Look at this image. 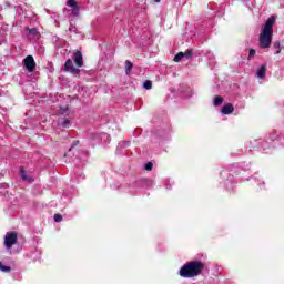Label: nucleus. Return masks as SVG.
I'll return each instance as SVG.
<instances>
[{"instance_id":"obj_1","label":"nucleus","mask_w":284,"mask_h":284,"mask_svg":"<svg viewBox=\"0 0 284 284\" xmlns=\"http://www.w3.org/2000/svg\"><path fill=\"white\" fill-rule=\"evenodd\" d=\"M274 23H276V17L271 16L262 28L258 39V45L262 50H267V48H271L272 45V37H274Z\"/></svg>"},{"instance_id":"obj_2","label":"nucleus","mask_w":284,"mask_h":284,"mask_svg":"<svg viewBox=\"0 0 284 284\" xmlns=\"http://www.w3.org/2000/svg\"><path fill=\"white\" fill-rule=\"evenodd\" d=\"M203 270H205V264H203V262H189L181 267L180 276H182V278H194V276L202 274Z\"/></svg>"},{"instance_id":"obj_3","label":"nucleus","mask_w":284,"mask_h":284,"mask_svg":"<svg viewBox=\"0 0 284 284\" xmlns=\"http://www.w3.org/2000/svg\"><path fill=\"white\" fill-rule=\"evenodd\" d=\"M72 59H73L77 68L74 67ZM72 59H68L65 61L64 72H70V74H73L74 77H77L81 72V69H79V68H83V53H81V51H77L73 53Z\"/></svg>"},{"instance_id":"obj_4","label":"nucleus","mask_w":284,"mask_h":284,"mask_svg":"<svg viewBox=\"0 0 284 284\" xmlns=\"http://www.w3.org/2000/svg\"><path fill=\"white\" fill-rule=\"evenodd\" d=\"M23 65L29 72H34V70H37V62L34 61V57L28 55L23 60Z\"/></svg>"},{"instance_id":"obj_5","label":"nucleus","mask_w":284,"mask_h":284,"mask_svg":"<svg viewBox=\"0 0 284 284\" xmlns=\"http://www.w3.org/2000/svg\"><path fill=\"white\" fill-rule=\"evenodd\" d=\"M17 243V233L11 232V233H7L4 236V246L8 247V250H10V247H12V245H14Z\"/></svg>"},{"instance_id":"obj_6","label":"nucleus","mask_w":284,"mask_h":284,"mask_svg":"<svg viewBox=\"0 0 284 284\" xmlns=\"http://www.w3.org/2000/svg\"><path fill=\"white\" fill-rule=\"evenodd\" d=\"M67 6H68V8H71V14L73 17H79V12L81 11V7L79 6V2H77V0H68Z\"/></svg>"},{"instance_id":"obj_7","label":"nucleus","mask_w":284,"mask_h":284,"mask_svg":"<svg viewBox=\"0 0 284 284\" xmlns=\"http://www.w3.org/2000/svg\"><path fill=\"white\" fill-rule=\"evenodd\" d=\"M266 75H267V65L264 64L257 69L256 77L258 79H265Z\"/></svg>"},{"instance_id":"obj_8","label":"nucleus","mask_w":284,"mask_h":284,"mask_svg":"<svg viewBox=\"0 0 284 284\" xmlns=\"http://www.w3.org/2000/svg\"><path fill=\"white\" fill-rule=\"evenodd\" d=\"M232 112H234V105L231 103H227L222 108V114H232Z\"/></svg>"},{"instance_id":"obj_9","label":"nucleus","mask_w":284,"mask_h":284,"mask_svg":"<svg viewBox=\"0 0 284 284\" xmlns=\"http://www.w3.org/2000/svg\"><path fill=\"white\" fill-rule=\"evenodd\" d=\"M20 174H21V179H22L23 181H28L29 183H32V181H34L32 178H30V176H28V175L26 174V170H24L23 168H21Z\"/></svg>"},{"instance_id":"obj_10","label":"nucleus","mask_w":284,"mask_h":284,"mask_svg":"<svg viewBox=\"0 0 284 284\" xmlns=\"http://www.w3.org/2000/svg\"><path fill=\"white\" fill-rule=\"evenodd\" d=\"M132 68H133L132 61L126 60L125 61V74L130 75L132 73Z\"/></svg>"},{"instance_id":"obj_11","label":"nucleus","mask_w":284,"mask_h":284,"mask_svg":"<svg viewBox=\"0 0 284 284\" xmlns=\"http://www.w3.org/2000/svg\"><path fill=\"white\" fill-rule=\"evenodd\" d=\"M223 104V97L217 95L215 97L214 101H213V105L219 106Z\"/></svg>"},{"instance_id":"obj_12","label":"nucleus","mask_w":284,"mask_h":284,"mask_svg":"<svg viewBox=\"0 0 284 284\" xmlns=\"http://www.w3.org/2000/svg\"><path fill=\"white\" fill-rule=\"evenodd\" d=\"M181 59H185V54H184L183 52H179V53L174 57L173 61H175V63H179V61H181Z\"/></svg>"},{"instance_id":"obj_13","label":"nucleus","mask_w":284,"mask_h":284,"mask_svg":"<svg viewBox=\"0 0 284 284\" xmlns=\"http://www.w3.org/2000/svg\"><path fill=\"white\" fill-rule=\"evenodd\" d=\"M143 88H144V90H152V81L145 80L143 82Z\"/></svg>"},{"instance_id":"obj_14","label":"nucleus","mask_w":284,"mask_h":284,"mask_svg":"<svg viewBox=\"0 0 284 284\" xmlns=\"http://www.w3.org/2000/svg\"><path fill=\"white\" fill-rule=\"evenodd\" d=\"M12 268L10 267V266H6V265H3V263L2 262H0V272H6V273H8V272H10Z\"/></svg>"},{"instance_id":"obj_15","label":"nucleus","mask_w":284,"mask_h":284,"mask_svg":"<svg viewBox=\"0 0 284 284\" xmlns=\"http://www.w3.org/2000/svg\"><path fill=\"white\" fill-rule=\"evenodd\" d=\"M152 168H154V164L152 162H148L144 165V170H146L148 172H152Z\"/></svg>"},{"instance_id":"obj_16","label":"nucleus","mask_w":284,"mask_h":284,"mask_svg":"<svg viewBox=\"0 0 284 284\" xmlns=\"http://www.w3.org/2000/svg\"><path fill=\"white\" fill-rule=\"evenodd\" d=\"M184 54V59H192L193 52L192 50H186L185 52H183Z\"/></svg>"},{"instance_id":"obj_17","label":"nucleus","mask_w":284,"mask_h":284,"mask_svg":"<svg viewBox=\"0 0 284 284\" xmlns=\"http://www.w3.org/2000/svg\"><path fill=\"white\" fill-rule=\"evenodd\" d=\"M29 34H33V37H39V30H37V28L29 29Z\"/></svg>"},{"instance_id":"obj_18","label":"nucleus","mask_w":284,"mask_h":284,"mask_svg":"<svg viewBox=\"0 0 284 284\" xmlns=\"http://www.w3.org/2000/svg\"><path fill=\"white\" fill-rule=\"evenodd\" d=\"M118 148H130V141L120 142Z\"/></svg>"},{"instance_id":"obj_19","label":"nucleus","mask_w":284,"mask_h":284,"mask_svg":"<svg viewBox=\"0 0 284 284\" xmlns=\"http://www.w3.org/2000/svg\"><path fill=\"white\" fill-rule=\"evenodd\" d=\"M53 219L55 223H61V221H63V216L61 214H54Z\"/></svg>"},{"instance_id":"obj_20","label":"nucleus","mask_w":284,"mask_h":284,"mask_svg":"<svg viewBox=\"0 0 284 284\" xmlns=\"http://www.w3.org/2000/svg\"><path fill=\"white\" fill-rule=\"evenodd\" d=\"M60 114H64V115H68L70 114V110H68V108H60Z\"/></svg>"},{"instance_id":"obj_21","label":"nucleus","mask_w":284,"mask_h":284,"mask_svg":"<svg viewBox=\"0 0 284 284\" xmlns=\"http://www.w3.org/2000/svg\"><path fill=\"white\" fill-rule=\"evenodd\" d=\"M254 57H256V50L250 49V51H248V59H252Z\"/></svg>"},{"instance_id":"obj_22","label":"nucleus","mask_w":284,"mask_h":284,"mask_svg":"<svg viewBox=\"0 0 284 284\" xmlns=\"http://www.w3.org/2000/svg\"><path fill=\"white\" fill-rule=\"evenodd\" d=\"M274 48H276V54H281V42H275Z\"/></svg>"},{"instance_id":"obj_23","label":"nucleus","mask_w":284,"mask_h":284,"mask_svg":"<svg viewBox=\"0 0 284 284\" xmlns=\"http://www.w3.org/2000/svg\"><path fill=\"white\" fill-rule=\"evenodd\" d=\"M62 128H70V120H64L63 122H61L60 124Z\"/></svg>"},{"instance_id":"obj_24","label":"nucleus","mask_w":284,"mask_h":284,"mask_svg":"<svg viewBox=\"0 0 284 284\" xmlns=\"http://www.w3.org/2000/svg\"><path fill=\"white\" fill-rule=\"evenodd\" d=\"M270 139H271V141H276V139H278V134H276V133H271V134H270Z\"/></svg>"},{"instance_id":"obj_25","label":"nucleus","mask_w":284,"mask_h":284,"mask_svg":"<svg viewBox=\"0 0 284 284\" xmlns=\"http://www.w3.org/2000/svg\"><path fill=\"white\" fill-rule=\"evenodd\" d=\"M79 143V141H74L72 146L69 149V152H72V148H77V144Z\"/></svg>"},{"instance_id":"obj_26","label":"nucleus","mask_w":284,"mask_h":284,"mask_svg":"<svg viewBox=\"0 0 284 284\" xmlns=\"http://www.w3.org/2000/svg\"><path fill=\"white\" fill-rule=\"evenodd\" d=\"M144 183H146L148 185H152V181L151 180H143Z\"/></svg>"},{"instance_id":"obj_27","label":"nucleus","mask_w":284,"mask_h":284,"mask_svg":"<svg viewBox=\"0 0 284 284\" xmlns=\"http://www.w3.org/2000/svg\"><path fill=\"white\" fill-rule=\"evenodd\" d=\"M103 136H104V139H110V135H108V134H103Z\"/></svg>"},{"instance_id":"obj_28","label":"nucleus","mask_w":284,"mask_h":284,"mask_svg":"<svg viewBox=\"0 0 284 284\" xmlns=\"http://www.w3.org/2000/svg\"><path fill=\"white\" fill-rule=\"evenodd\" d=\"M70 32H74V27L72 28V27H70Z\"/></svg>"},{"instance_id":"obj_29","label":"nucleus","mask_w":284,"mask_h":284,"mask_svg":"<svg viewBox=\"0 0 284 284\" xmlns=\"http://www.w3.org/2000/svg\"><path fill=\"white\" fill-rule=\"evenodd\" d=\"M155 1V3H159L161 0H154Z\"/></svg>"}]
</instances>
